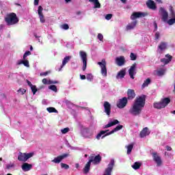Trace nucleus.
<instances>
[{
	"label": "nucleus",
	"mask_w": 175,
	"mask_h": 175,
	"mask_svg": "<svg viewBox=\"0 0 175 175\" xmlns=\"http://www.w3.org/2000/svg\"><path fill=\"white\" fill-rule=\"evenodd\" d=\"M144 106H146V95L142 94V96L136 97L129 113L134 116H139L142 114V110H143Z\"/></svg>",
	"instance_id": "1"
},
{
	"label": "nucleus",
	"mask_w": 175,
	"mask_h": 175,
	"mask_svg": "<svg viewBox=\"0 0 175 175\" xmlns=\"http://www.w3.org/2000/svg\"><path fill=\"white\" fill-rule=\"evenodd\" d=\"M5 21L8 25H14V24H17L19 21L18 18L17 17V14L12 12L7 15V16L5 18Z\"/></svg>",
	"instance_id": "2"
},
{
	"label": "nucleus",
	"mask_w": 175,
	"mask_h": 175,
	"mask_svg": "<svg viewBox=\"0 0 175 175\" xmlns=\"http://www.w3.org/2000/svg\"><path fill=\"white\" fill-rule=\"evenodd\" d=\"M79 57L83 62L82 70L85 72V70L87 69V61H88V59H87V53L84 51H80Z\"/></svg>",
	"instance_id": "3"
},
{
	"label": "nucleus",
	"mask_w": 175,
	"mask_h": 175,
	"mask_svg": "<svg viewBox=\"0 0 175 175\" xmlns=\"http://www.w3.org/2000/svg\"><path fill=\"white\" fill-rule=\"evenodd\" d=\"M35 155L34 152H29V153H23L20 152L18 159L21 162H27V159H29V158H32Z\"/></svg>",
	"instance_id": "4"
},
{
	"label": "nucleus",
	"mask_w": 175,
	"mask_h": 175,
	"mask_svg": "<svg viewBox=\"0 0 175 175\" xmlns=\"http://www.w3.org/2000/svg\"><path fill=\"white\" fill-rule=\"evenodd\" d=\"M159 14L161 16V20L164 23L167 21V18H169V13H167V11H166V10H165L163 7L159 8Z\"/></svg>",
	"instance_id": "5"
},
{
	"label": "nucleus",
	"mask_w": 175,
	"mask_h": 175,
	"mask_svg": "<svg viewBox=\"0 0 175 175\" xmlns=\"http://www.w3.org/2000/svg\"><path fill=\"white\" fill-rule=\"evenodd\" d=\"M98 65L101 68V75L106 77L107 76V68H106V60L103 59L101 62H98Z\"/></svg>",
	"instance_id": "6"
},
{
	"label": "nucleus",
	"mask_w": 175,
	"mask_h": 175,
	"mask_svg": "<svg viewBox=\"0 0 175 175\" xmlns=\"http://www.w3.org/2000/svg\"><path fill=\"white\" fill-rule=\"evenodd\" d=\"M126 105H128V98L126 97L120 98L116 103V106L118 109H124L126 107Z\"/></svg>",
	"instance_id": "7"
},
{
	"label": "nucleus",
	"mask_w": 175,
	"mask_h": 175,
	"mask_svg": "<svg viewBox=\"0 0 175 175\" xmlns=\"http://www.w3.org/2000/svg\"><path fill=\"white\" fill-rule=\"evenodd\" d=\"M89 159L90 163L92 162L94 165H98V163H100V161H102V157H100V154H98L96 156L92 155Z\"/></svg>",
	"instance_id": "8"
},
{
	"label": "nucleus",
	"mask_w": 175,
	"mask_h": 175,
	"mask_svg": "<svg viewBox=\"0 0 175 175\" xmlns=\"http://www.w3.org/2000/svg\"><path fill=\"white\" fill-rule=\"evenodd\" d=\"M114 159L111 160L110 163L108 164V167L105 169L103 175H111V172H113V167H114Z\"/></svg>",
	"instance_id": "9"
},
{
	"label": "nucleus",
	"mask_w": 175,
	"mask_h": 175,
	"mask_svg": "<svg viewBox=\"0 0 175 175\" xmlns=\"http://www.w3.org/2000/svg\"><path fill=\"white\" fill-rule=\"evenodd\" d=\"M104 107V113L108 116V117H110V113H111V105L110 103L107 101H105L103 104Z\"/></svg>",
	"instance_id": "10"
},
{
	"label": "nucleus",
	"mask_w": 175,
	"mask_h": 175,
	"mask_svg": "<svg viewBox=\"0 0 175 175\" xmlns=\"http://www.w3.org/2000/svg\"><path fill=\"white\" fill-rule=\"evenodd\" d=\"M152 155L153 161L157 163V166H162V159H161V156H159L157 152H152Z\"/></svg>",
	"instance_id": "11"
},
{
	"label": "nucleus",
	"mask_w": 175,
	"mask_h": 175,
	"mask_svg": "<svg viewBox=\"0 0 175 175\" xmlns=\"http://www.w3.org/2000/svg\"><path fill=\"white\" fill-rule=\"evenodd\" d=\"M170 12L171 13V17L172 18L170 20H167V23L169 25H173V24H175V12L174 10H173V6H170Z\"/></svg>",
	"instance_id": "12"
},
{
	"label": "nucleus",
	"mask_w": 175,
	"mask_h": 175,
	"mask_svg": "<svg viewBox=\"0 0 175 175\" xmlns=\"http://www.w3.org/2000/svg\"><path fill=\"white\" fill-rule=\"evenodd\" d=\"M69 157V154L64 153L62 155L58 156L57 157H55L53 160H52V162L53 163H60L63 159H65V158H68Z\"/></svg>",
	"instance_id": "13"
},
{
	"label": "nucleus",
	"mask_w": 175,
	"mask_h": 175,
	"mask_svg": "<svg viewBox=\"0 0 175 175\" xmlns=\"http://www.w3.org/2000/svg\"><path fill=\"white\" fill-rule=\"evenodd\" d=\"M137 64L134 63L133 64H132V66H131V68L129 70V75L131 77V79H132L133 80V79H135V75H136V66H137Z\"/></svg>",
	"instance_id": "14"
},
{
	"label": "nucleus",
	"mask_w": 175,
	"mask_h": 175,
	"mask_svg": "<svg viewBox=\"0 0 175 175\" xmlns=\"http://www.w3.org/2000/svg\"><path fill=\"white\" fill-rule=\"evenodd\" d=\"M115 62L118 66H124L125 65V57L123 55L118 57L116 58Z\"/></svg>",
	"instance_id": "15"
},
{
	"label": "nucleus",
	"mask_w": 175,
	"mask_h": 175,
	"mask_svg": "<svg viewBox=\"0 0 175 175\" xmlns=\"http://www.w3.org/2000/svg\"><path fill=\"white\" fill-rule=\"evenodd\" d=\"M140 17H146V13L144 12H133L131 16V20H136V18H140Z\"/></svg>",
	"instance_id": "16"
},
{
	"label": "nucleus",
	"mask_w": 175,
	"mask_h": 175,
	"mask_svg": "<svg viewBox=\"0 0 175 175\" xmlns=\"http://www.w3.org/2000/svg\"><path fill=\"white\" fill-rule=\"evenodd\" d=\"M38 15L40 17V21L42 23H46V19H44V16L43 15V8H42V5H40L38 7Z\"/></svg>",
	"instance_id": "17"
},
{
	"label": "nucleus",
	"mask_w": 175,
	"mask_h": 175,
	"mask_svg": "<svg viewBox=\"0 0 175 175\" xmlns=\"http://www.w3.org/2000/svg\"><path fill=\"white\" fill-rule=\"evenodd\" d=\"M150 133H151V132H150V129H148V127H145L139 133V137L143 139V137L148 136Z\"/></svg>",
	"instance_id": "18"
},
{
	"label": "nucleus",
	"mask_w": 175,
	"mask_h": 175,
	"mask_svg": "<svg viewBox=\"0 0 175 175\" xmlns=\"http://www.w3.org/2000/svg\"><path fill=\"white\" fill-rule=\"evenodd\" d=\"M127 100H132V99H135V97L136 96V93H135V90L132 89H129L127 90Z\"/></svg>",
	"instance_id": "19"
},
{
	"label": "nucleus",
	"mask_w": 175,
	"mask_h": 175,
	"mask_svg": "<svg viewBox=\"0 0 175 175\" xmlns=\"http://www.w3.org/2000/svg\"><path fill=\"white\" fill-rule=\"evenodd\" d=\"M146 5L149 9H151L152 10H157V4H155V2L152 0H148L146 2Z\"/></svg>",
	"instance_id": "20"
},
{
	"label": "nucleus",
	"mask_w": 175,
	"mask_h": 175,
	"mask_svg": "<svg viewBox=\"0 0 175 175\" xmlns=\"http://www.w3.org/2000/svg\"><path fill=\"white\" fill-rule=\"evenodd\" d=\"M22 170H23V172H29V170H31V169H32V164H29L28 163H24L22 165Z\"/></svg>",
	"instance_id": "21"
},
{
	"label": "nucleus",
	"mask_w": 175,
	"mask_h": 175,
	"mask_svg": "<svg viewBox=\"0 0 175 175\" xmlns=\"http://www.w3.org/2000/svg\"><path fill=\"white\" fill-rule=\"evenodd\" d=\"M72 58V56H66L63 61H62V64L60 66V68L59 69V72H60V70H62V68H64L65 66V65H66L68 64V62H69V61H70V59Z\"/></svg>",
	"instance_id": "22"
},
{
	"label": "nucleus",
	"mask_w": 175,
	"mask_h": 175,
	"mask_svg": "<svg viewBox=\"0 0 175 175\" xmlns=\"http://www.w3.org/2000/svg\"><path fill=\"white\" fill-rule=\"evenodd\" d=\"M165 57L166 58H168V59H165V58L161 59V62H163V64H165V65H167L169 62H172V59L173 58V57H172V55L169 54H167Z\"/></svg>",
	"instance_id": "23"
},
{
	"label": "nucleus",
	"mask_w": 175,
	"mask_h": 175,
	"mask_svg": "<svg viewBox=\"0 0 175 175\" xmlns=\"http://www.w3.org/2000/svg\"><path fill=\"white\" fill-rule=\"evenodd\" d=\"M93 133L91 132V130L89 129H85L83 131V136L84 137L90 138L92 136Z\"/></svg>",
	"instance_id": "24"
},
{
	"label": "nucleus",
	"mask_w": 175,
	"mask_h": 175,
	"mask_svg": "<svg viewBox=\"0 0 175 175\" xmlns=\"http://www.w3.org/2000/svg\"><path fill=\"white\" fill-rule=\"evenodd\" d=\"M153 107L154 109H165V106L163 105L162 101L160 100V102L154 103Z\"/></svg>",
	"instance_id": "25"
},
{
	"label": "nucleus",
	"mask_w": 175,
	"mask_h": 175,
	"mask_svg": "<svg viewBox=\"0 0 175 175\" xmlns=\"http://www.w3.org/2000/svg\"><path fill=\"white\" fill-rule=\"evenodd\" d=\"M91 169V162L88 161L83 168V173L88 174Z\"/></svg>",
	"instance_id": "26"
},
{
	"label": "nucleus",
	"mask_w": 175,
	"mask_h": 175,
	"mask_svg": "<svg viewBox=\"0 0 175 175\" xmlns=\"http://www.w3.org/2000/svg\"><path fill=\"white\" fill-rule=\"evenodd\" d=\"M126 72L125 70H121L118 72V75H116V79H124L125 77Z\"/></svg>",
	"instance_id": "27"
},
{
	"label": "nucleus",
	"mask_w": 175,
	"mask_h": 175,
	"mask_svg": "<svg viewBox=\"0 0 175 175\" xmlns=\"http://www.w3.org/2000/svg\"><path fill=\"white\" fill-rule=\"evenodd\" d=\"M117 124H120V121L118 120H114L113 121L108 123L107 125L104 126L105 129L110 128L111 126H114V125H117Z\"/></svg>",
	"instance_id": "28"
},
{
	"label": "nucleus",
	"mask_w": 175,
	"mask_h": 175,
	"mask_svg": "<svg viewBox=\"0 0 175 175\" xmlns=\"http://www.w3.org/2000/svg\"><path fill=\"white\" fill-rule=\"evenodd\" d=\"M23 64L24 66H26L27 68H29V62L27 59H24V60H18L17 62V65H21Z\"/></svg>",
	"instance_id": "29"
},
{
	"label": "nucleus",
	"mask_w": 175,
	"mask_h": 175,
	"mask_svg": "<svg viewBox=\"0 0 175 175\" xmlns=\"http://www.w3.org/2000/svg\"><path fill=\"white\" fill-rule=\"evenodd\" d=\"M161 102L163 104V105L164 106V107H165L166 106H167L169 105V103H170V98L167 97L165 98H162L161 100Z\"/></svg>",
	"instance_id": "30"
},
{
	"label": "nucleus",
	"mask_w": 175,
	"mask_h": 175,
	"mask_svg": "<svg viewBox=\"0 0 175 175\" xmlns=\"http://www.w3.org/2000/svg\"><path fill=\"white\" fill-rule=\"evenodd\" d=\"M137 24V21H135L132 22L131 23L129 24L126 26L127 31L133 29V28H135V27H136Z\"/></svg>",
	"instance_id": "31"
},
{
	"label": "nucleus",
	"mask_w": 175,
	"mask_h": 175,
	"mask_svg": "<svg viewBox=\"0 0 175 175\" xmlns=\"http://www.w3.org/2000/svg\"><path fill=\"white\" fill-rule=\"evenodd\" d=\"M42 83H44V84H58V81H51V80H49V81H47V79H46V78H44L43 79H42Z\"/></svg>",
	"instance_id": "32"
},
{
	"label": "nucleus",
	"mask_w": 175,
	"mask_h": 175,
	"mask_svg": "<svg viewBox=\"0 0 175 175\" xmlns=\"http://www.w3.org/2000/svg\"><path fill=\"white\" fill-rule=\"evenodd\" d=\"M167 46V44L165 42H161L160 44L159 45V49L162 51L163 50H165Z\"/></svg>",
	"instance_id": "33"
},
{
	"label": "nucleus",
	"mask_w": 175,
	"mask_h": 175,
	"mask_svg": "<svg viewBox=\"0 0 175 175\" xmlns=\"http://www.w3.org/2000/svg\"><path fill=\"white\" fill-rule=\"evenodd\" d=\"M151 83V79L148 78L146 81H144V83L142 84V88H146V87H148V85Z\"/></svg>",
	"instance_id": "34"
},
{
	"label": "nucleus",
	"mask_w": 175,
	"mask_h": 175,
	"mask_svg": "<svg viewBox=\"0 0 175 175\" xmlns=\"http://www.w3.org/2000/svg\"><path fill=\"white\" fill-rule=\"evenodd\" d=\"M92 3L94 5V9L100 8V3H99V0H94Z\"/></svg>",
	"instance_id": "35"
},
{
	"label": "nucleus",
	"mask_w": 175,
	"mask_h": 175,
	"mask_svg": "<svg viewBox=\"0 0 175 175\" xmlns=\"http://www.w3.org/2000/svg\"><path fill=\"white\" fill-rule=\"evenodd\" d=\"M107 132H109V130H106V131H101L96 137V139H97V140H99L100 139V137H102V135H105V133H107Z\"/></svg>",
	"instance_id": "36"
},
{
	"label": "nucleus",
	"mask_w": 175,
	"mask_h": 175,
	"mask_svg": "<svg viewBox=\"0 0 175 175\" xmlns=\"http://www.w3.org/2000/svg\"><path fill=\"white\" fill-rule=\"evenodd\" d=\"M140 166H142V163L139 162H135L134 164L132 165L133 169L135 170H137L138 169H140Z\"/></svg>",
	"instance_id": "37"
},
{
	"label": "nucleus",
	"mask_w": 175,
	"mask_h": 175,
	"mask_svg": "<svg viewBox=\"0 0 175 175\" xmlns=\"http://www.w3.org/2000/svg\"><path fill=\"white\" fill-rule=\"evenodd\" d=\"M165 69H160V70H157L156 72V73H157V76L161 77V76H163V75H165Z\"/></svg>",
	"instance_id": "38"
},
{
	"label": "nucleus",
	"mask_w": 175,
	"mask_h": 175,
	"mask_svg": "<svg viewBox=\"0 0 175 175\" xmlns=\"http://www.w3.org/2000/svg\"><path fill=\"white\" fill-rule=\"evenodd\" d=\"M122 128H124V126L119 124L116 128H114L112 131H113V133H114L115 132H118V131H121Z\"/></svg>",
	"instance_id": "39"
},
{
	"label": "nucleus",
	"mask_w": 175,
	"mask_h": 175,
	"mask_svg": "<svg viewBox=\"0 0 175 175\" xmlns=\"http://www.w3.org/2000/svg\"><path fill=\"white\" fill-rule=\"evenodd\" d=\"M47 111H49V113H58V111L54 108V107H48L46 109Z\"/></svg>",
	"instance_id": "40"
},
{
	"label": "nucleus",
	"mask_w": 175,
	"mask_h": 175,
	"mask_svg": "<svg viewBox=\"0 0 175 175\" xmlns=\"http://www.w3.org/2000/svg\"><path fill=\"white\" fill-rule=\"evenodd\" d=\"M132 150H133V144H129L127 146V154L129 155L131 152H132Z\"/></svg>",
	"instance_id": "41"
},
{
	"label": "nucleus",
	"mask_w": 175,
	"mask_h": 175,
	"mask_svg": "<svg viewBox=\"0 0 175 175\" xmlns=\"http://www.w3.org/2000/svg\"><path fill=\"white\" fill-rule=\"evenodd\" d=\"M49 89L51 90V91H54V92H57V91H58V90L57 89V86L55 85H51L49 86Z\"/></svg>",
	"instance_id": "42"
},
{
	"label": "nucleus",
	"mask_w": 175,
	"mask_h": 175,
	"mask_svg": "<svg viewBox=\"0 0 175 175\" xmlns=\"http://www.w3.org/2000/svg\"><path fill=\"white\" fill-rule=\"evenodd\" d=\"M86 79L88 81H92V80H94V77L92 76V74H88L86 75Z\"/></svg>",
	"instance_id": "43"
},
{
	"label": "nucleus",
	"mask_w": 175,
	"mask_h": 175,
	"mask_svg": "<svg viewBox=\"0 0 175 175\" xmlns=\"http://www.w3.org/2000/svg\"><path fill=\"white\" fill-rule=\"evenodd\" d=\"M130 58L131 61H136L137 56L135 53H131L130 55Z\"/></svg>",
	"instance_id": "44"
},
{
	"label": "nucleus",
	"mask_w": 175,
	"mask_h": 175,
	"mask_svg": "<svg viewBox=\"0 0 175 175\" xmlns=\"http://www.w3.org/2000/svg\"><path fill=\"white\" fill-rule=\"evenodd\" d=\"M31 90V92H33V95H35V94H36V92H38V88H36V85H33L30 88Z\"/></svg>",
	"instance_id": "45"
},
{
	"label": "nucleus",
	"mask_w": 175,
	"mask_h": 175,
	"mask_svg": "<svg viewBox=\"0 0 175 175\" xmlns=\"http://www.w3.org/2000/svg\"><path fill=\"white\" fill-rule=\"evenodd\" d=\"M60 165L62 169H66V170H68V169H69V165L66 163H62Z\"/></svg>",
	"instance_id": "46"
},
{
	"label": "nucleus",
	"mask_w": 175,
	"mask_h": 175,
	"mask_svg": "<svg viewBox=\"0 0 175 175\" xmlns=\"http://www.w3.org/2000/svg\"><path fill=\"white\" fill-rule=\"evenodd\" d=\"M61 28H62V29H65L66 31L68 30L69 29V25L65 23L61 25Z\"/></svg>",
	"instance_id": "47"
},
{
	"label": "nucleus",
	"mask_w": 175,
	"mask_h": 175,
	"mask_svg": "<svg viewBox=\"0 0 175 175\" xmlns=\"http://www.w3.org/2000/svg\"><path fill=\"white\" fill-rule=\"evenodd\" d=\"M31 54H32V53H31V51H26V52L24 53V55H23V59H25V58H27L28 55H31Z\"/></svg>",
	"instance_id": "48"
},
{
	"label": "nucleus",
	"mask_w": 175,
	"mask_h": 175,
	"mask_svg": "<svg viewBox=\"0 0 175 175\" xmlns=\"http://www.w3.org/2000/svg\"><path fill=\"white\" fill-rule=\"evenodd\" d=\"M114 133V131L112 130L109 133H105V135L102 137V139L106 137V136H109L110 135H113Z\"/></svg>",
	"instance_id": "49"
},
{
	"label": "nucleus",
	"mask_w": 175,
	"mask_h": 175,
	"mask_svg": "<svg viewBox=\"0 0 175 175\" xmlns=\"http://www.w3.org/2000/svg\"><path fill=\"white\" fill-rule=\"evenodd\" d=\"M50 73H51V71L49 70L44 72H41L40 76H47L48 75H50Z\"/></svg>",
	"instance_id": "50"
},
{
	"label": "nucleus",
	"mask_w": 175,
	"mask_h": 175,
	"mask_svg": "<svg viewBox=\"0 0 175 175\" xmlns=\"http://www.w3.org/2000/svg\"><path fill=\"white\" fill-rule=\"evenodd\" d=\"M12 167H14V163H10L6 165V169H8V170L12 169Z\"/></svg>",
	"instance_id": "51"
},
{
	"label": "nucleus",
	"mask_w": 175,
	"mask_h": 175,
	"mask_svg": "<svg viewBox=\"0 0 175 175\" xmlns=\"http://www.w3.org/2000/svg\"><path fill=\"white\" fill-rule=\"evenodd\" d=\"M97 38L100 42H103V35L102 33H98Z\"/></svg>",
	"instance_id": "52"
},
{
	"label": "nucleus",
	"mask_w": 175,
	"mask_h": 175,
	"mask_svg": "<svg viewBox=\"0 0 175 175\" xmlns=\"http://www.w3.org/2000/svg\"><path fill=\"white\" fill-rule=\"evenodd\" d=\"M68 132H69V128H65L64 129H62V133H63V135H65V133H68Z\"/></svg>",
	"instance_id": "53"
},
{
	"label": "nucleus",
	"mask_w": 175,
	"mask_h": 175,
	"mask_svg": "<svg viewBox=\"0 0 175 175\" xmlns=\"http://www.w3.org/2000/svg\"><path fill=\"white\" fill-rule=\"evenodd\" d=\"M113 17V14H108L105 16L106 20H111V18Z\"/></svg>",
	"instance_id": "54"
},
{
	"label": "nucleus",
	"mask_w": 175,
	"mask_h": 175,
	"mask_svg": "<svg viewBox=\"0 0 175 175\" xmlns=\"http://www.w3.org/2000/svg\"><path fill=\"white\" fill-rule=\"evenodd\" d=\"M160 33L159 31H157L154 35V40H158L159 39Z\"/></svg>",
	"instance_id": "55"
},
{
	"label": "nucleus",
	"mask_w": 175,
	"mask_h": 175,
	"mask_svg": "<svg viewBox=\"0 0 175 175\" xmlns=\"http://www.w3.org/2000/svg\"><path fill=\"white\" fill-rule=\"evenodd\" d=\"M18 92H21L22 95H24L25 92H27V90H25V89L23 88H20L18 90Z\"/></svg>",
	"instance_id": "56"
},
{
	"label": "nucleus",
	"mask_w": 175,
	"mask_h": 175,
	"mask_svg": "<svg viewBox=\"0 0 175 175\" xmlns=\"http://www.w3.org/2000/svg\"><path fill=\"white\" fill-rule=\"evenodd\" d=\"M153 24H154V31H157V30L158 29V25L157 24V22H156V21H154V22L153 23Z\"/></svg>",
	"instance_id": "57"
},
{
	"label": "nucleus",
	"mask_w": 175,
	"mask_h": 175,
	"mask_svg": "<svg viewBox=\"0 0 175 175\" xmlns=\"http://www.w3.org/2000/svg\"><path fill=\"white\" fill-rule=\"evenodd\" d=\"M26 81L29 87L31 88L32 86H33V85H32V83H31V81H29L28 79H27Z\"/></svg>",
	"instance_id": "58"
},
{
	"label": "nucleus",
	"mask_w": 175,
	"mask_h": 175,
	"mask_svg": "<svg viewBox=\"0 0 175 175\" xmlns=\"http://www.w3.org/2000/svg\"><path fill=\"white\" fill-rule=\"evenodd\" d=\"M80 79L81 80H85L87 77H85V75H80Z\"/></svg>",
	"instance_id": "59"
},
{
	"label": "nucleus",
	"mask_w": 175,
	"mask_h": 175,
	"mask_svg": "<svg viewBox=\"0 0 175 175\" xmlns=\"http://www.w3.org/2000/svg\"><path fill=\"white\" fill-rule=\"evenodd\" d=\"M165 148L167 150V151H172V147L167 146H165Z\"/></svg>",
	"instance_id": "60"
},
{
	"label": "nucleus",
	"mask_w": 175,
	"mask_h": 175,
	"mask_svg": "<svg viewBox=\"0 0 175 175\" xmlns=\"http://www.w3.org/2000/svg\"><path fill=\"white\" fill-rule=\"evenodd\" d=\"M34 5L35 6H38L39 5V0H34Z\"/></svg>",
	"instance_id": "61"
},
{
	"label": "nucleus",
	"mask_w": 175,
	"mask_h": 175,
	"mask_svg": "<svg viewBox=\"0 0 175 175\" xmlns=\"http://www.w3.org/2000/svg\"><path fill=\"white\" fill-rule=\"evenodd\" d=\"M76 14H77V16H80V14H81V11H78V12H76Z\"/></svg>",
	"instance_id": "62"
},
{
	"label": "nucleus",
	"mask_w": 175,
	"mask_h": 175,
	"mask_svg": "<svg viewBox=\"0 0 175 175\" xmlns=\"http://www.w3.org/2000/svg\"><path fill=\"white\" fill-rule=\"evenodd\" d=\"M75 167H76L77 169H79V167H80V165H79V163H76V164H75Z\"/></svg>",
	"instance_id": "63"
},
{
	"label": "nucleus",
	"mask_w": 175,
	"mask_h": 175,
	"mask_svg": "<svg viewBox=\"0 0 175 175\" xmlns=\"http://www.w3.org/2000/svg\"><path fill=\"white\" fill-rule=\"evenodd\" d=\"M158 3H162V0H155Z\"/></svg>",
	"instance_id": "64"
}]
</instances>
